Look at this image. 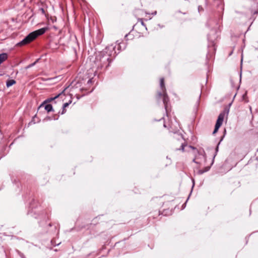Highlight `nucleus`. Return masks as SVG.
Listing matches in <instances>:
<instances>
[{"instance_id":"f8f14e48","label":"nucleus","mask_w":258,"mask_h":258,"mask_svg":"<svg viewBox=\"0 0 258 258\" xmlns=\"http://www.w3.org/2000/svg\"><path fill=\"white\" fill-rule=\"evenodd\" d=\"M208 41L210 42L209 44L208 45L209 48L210 49V50H211V49H213L214 51H215L216 47L215 46V43H214V42L213 41H212V40L211 41L210 40V38H209V36H208Z\"/></svg>"},{"instance_id":"a19ab883","label":"nucleus","mask_w":258,"mask_h":258,"mask_svg":"<svg viewBox=\"0 0 258 258\" xmlns=\"http://www.w3.org/2000/svg\"><path fill=\"white\" fill-rule=\"evenodd\" d=\"M161 119H164V117H162L161 119H160L159 120H160Z\"/></svg>"},{"instance_id":"bb28decb","label":"nucleus","mask_w":258,"mask_h":258,"mask_svg":"<svg viewBox=\"0 0 258 258\" xmlns=\"http://www.w3.org/2000/svg\"><path fill=\"white\" fill-rule=\"evenodd\" d=\"M207 26H208V27H211V26H212V25H211V21H210V20H208V22H207Z\"/></svg>"},{"instance_id":"6ab92c4d","label":"nucleus","mask_w":258,"mask_h":258,"mask_svg":"<svg viewBox=\"0 0 258 258\" xmlns=\"http://www.w3.org/2000/svg\"><path fill=\"white\" fill-rule=\"evenodd\" d=\"M205 172H206V171L204 170V169H201V170H199L198 171V174H199V175H202L203 174V173H204Z\"/></svg>"},{"instance_id":"b1692460","label":"nucleus","mask_w":258,"mask_h":258,"mask_svg":"<svg viewBox=\"0 0 258 258\" xmlns=\"http://www.w3.org/2000/svg\"><path fill=\"white\" fill-rule=\"evenodd\" d=\"M184 147H185V145H184V144H182L181 146H180V148L179 149H178L177 150H181L182 151H184Z\"/></svg>"},{"instance_id":"9d476101","label":"nucleus","mask_w":258,"mask_h":258,"mask_svg":"<svg viewBox=\"0 0 258 258\" xmlns=\"http://www.w3.org/2000/svg\"><path fill=\"white\" fill-rule=\"evenodd\" d=\"M44 109L47 112L54 111L52 105L51 104H45L44 106Z\"/></svg>"},{"instance_id":"58836bf2","label":"nucleus","mask_w":258,"mask_h":258,"mask_svg":"<svg viewBox=\"0 0 258 258\" xmlns=\"http://www.w3.org/2000/svg\"><path fill=\"white\" fill-rule=\"evenodd\" d=\"M233 53V51H231L230 53H229V55H231L232 54V53Z\"/></svg>"},{"instance_id":"0eeeda50","label":"nucleus","mask_w":258,"mask_h":258,"mask_svg":"<svg viewBox=\"0 0 258 258\" xmlns=\"http://www.w3.org/2000/svg\"><path fill=\"white\" fill-rule=\"evenodd\" d=\"M66 89H64L62 92H61L60 93H59L58 94L56 95V96H55L54 97H51V98H47V99L45 100L40 105V106H39L38 107V109L40 108L41 107H43V106L45 104H47L48 103H49L51 101H52L53 100L56 99V98H58L59 96L60 95H61V94H63L65 90H66Z\"/></svg>"},{"instance_id":"39448f33","label":"nucleus","mask_w":258,"mask_h":258,"mask_svg":"<svg viewBox=\"0 0 258 258\" xmlns=\"http://www.w3.org/2000/svg\"><path fill=\"white\" fill-rule=\"evenodd\" d=\"M229 111V108L227 107L224 108V110L221 112L217 119L216 124L221 126L224 120V118L226 114H228Z\"/></svg>"},{"instance_id":"e433bc0d","label":"nucleus","mask_w":258,"mask_h":258,"mask_svg":"<svg viewBox=\"0 0 258 258\" xmlns=\"http://www.w3.org/2000/svg\"><path fill=\"white\" fill-rule=\"evenodd\" d=\"M48 226L51 227V223H49L48 225Z\"/></svg>"},{"instance_id":"1a4fd4ad","label":"nucleus","mask_w":258,"mask_h":258,"mask_svg":"<svg viewBox=\"0 0 258 258\" xmlns=\"http://www.w3.org/2000/svg\"><path fill=\"white\" fill-rule=\"evenodd\" d=\"M8 55L7 53H0V65L8 59Z\"/></svg>"},{"instance_id":"9b49d317","label":"nucleus","mask_w":258,"mask_h":258,"mask_svg":"<svg viewBox=\"0 0 258 258\" xmlns=\"http://www.w3.org/2000/svg\"><path fill=\"white\" fill-rule=\"evenodd\" d=\"M16 83V81L13 79H9L6 81V86L9 88Z\"/></svg>"},{"instance_id":"7ed1b4c3","label":"nucleus","mask_w":258,"mask_h":258,"mask_svg":"<svg viewBox=\"0 0 258 258\" xmlns=\"http://www.w3.org/2000/svg\"><path fill=\"white\" fill-rule=\"evenodd\" d=\"M47 29V27H44L30 33L22 40L18 42L17 45L23 46L29 44L39 36L45 33Z\"/></svg>"},{"instance_id":"2f4dec72","label":"nucleus","mask_w":258,"mask_h":258,"mask_svg":"<svg viewBox=\"0 0 258 258\" xmlns=\"http://www.w3.org/2000/svg\"><path fill=\"white\" fill-rule=\"evenodd\" d=\"M91 83H92V79H89V80L87 82V83L91 84Z\"/></svg>"},{"instance_id":"7c9ffc66","label":"nucleus","mask_w":258,"mask_h":258,"mask_svg":"<svg viewBox=\"0 0 258 258\" xmlns=\"http://www.w3.org/2000/svg\"><path fill=\"white\" fill-rule=\"evenodd\" d=\"M66 112V109L65 108H64V109L62 108V112H61V114H63L65 113Z\"/></svg>"},{"instance_id":"c03bdc74","label":"nucleus","mask_w":258,"mask_h":258,"mask_svg":"<svg viewBox=\"0 0 258 258\" xmlns=\"http://www.w3.org/2000/svg\"><path fill=\"white\" fill-rule=\"evenodd\" d=\"M164 127H166V125H165V124H164Z\"/></svg>"},{"instance_id":"72a5a7b5","label":"nucleus","mask_w":258,"mask_h":258,"mask_svg":"<svg viewBox=\"0 0 258 258\" xmlns=\"http://www.w3.org/2000/svg\"><path fill=\"white\" fill-rule=\"evenodd\" d=\"M41 10L42 13H44L45 11H44V10L43 8H41Z\"/></svg>"},{"instance_id":"a211bd4d","label":"nucleus","mask_w":258,"mask_h":258,"mask_svg":"<svg viewBox=\"0 0 258 258\" xmlns=\"http://www.w3.org/2000/svg\"><path fill=\"white\" fill-rule=\"evenodd\" d=\"M72 103V100H70L68 102L64 103L63 104V109L66 108V107H68L69 105Z\"/></svg>"},{"instance_id":"423d86ee","label":"nucleus","mask_w":258,"mask_h":258,"mask_svg":"<svg viewBox=\"0 0 258 258\" xmlns=\"http://www.w3.org/2000/svg\"><path fill=\"white\" fill-rule=\"evenodd\" d=\"M199 159H202L205 163L206 162L207 158L204 151H199L198 155L193 159L192 161L197 164H201L202 163V161H198Z\"/></svg>"},{"instance_id":"f03ea898","label":"nucleus","mask_w":258,"mask_h":258,"mask_svg":"<svg viewBox=\"0 0 258 258\" xmlns=\"http://www.w3.org/2000/svg\"><path fill=\"white\" fill-rule=\"evenodd\" d=\"M27 214L35 219H41L42 221H38L40 225H41V223L42 226L43 225V224H46V219L48 218V216L44 211L41 210L39 204L34 199H32L30 203Z\"/></svg>"},{"instance_id":"f3484780","label":"nucleus","mask_w":258,"mask_h":258,"mask_svg":"<svg viewBox=\"0 0 258 258\" xmlns=\"http://www.w3.org/2000/svg\"><path fill=\"white\" fill-rule=\"evenodd\" d=\"M220 127V126L215 124V128L213 132V134H216L218 131Z\"/></svg>"},{"instance_id":"4468645a","label":"nucleus","mask_w":258,"mask_h":258,"mask_svg":"<svg viewBox=\"0 0 258 258\" xmlns=\"http://www.w3.org/2000/svg\"><path fill=\"white\" fill-rule=\"evenodd\" d=\"M219 4L218 5V9H219V12L221 13L224 10V6L222 2L221 1H218Z\"/></svg>"},{"instance_id":"cd10ccee","label":"nucleus","mask_w":258,"mask_h":258,"mask_svg":"<svg viewBox=\"0 0 258 258\" xmlns=\"http://www.w3.org/2000/svg\"><path fill=\"white\" fill-rule=\"evenodd\" d=\"M251 13L254 15H257L258 13V11L257 10H254V11H251Z\"/></svg>"},{"instance_id":"ea45409f","label":"nucleus","mask_w":258,"mask_h":258,"mask_svg":"<svg viewBox=\"0 0 258 258\" xmlns=\"http://www.w3.org/2000/svg\"><path fill=\"white\" fill-rule=\"evenodd\" d=\"M231 104H232V103H230L229 104V107L231 105Z\"/></svg>"},{"instance_id":"a878e982","label":"nucleus","mask_w":258,"mask_h":258,"mask_svg":"<svg viewBox=\"0 0 258 258\" xmlns=\"http://www.w3.org/2000/svg\"><path fill=\"white\" fill-rule=\"evenodd\" d=\"M203 10H204V9H203V7H202V6H199L198 7V11H199V13H200L201 11H203Z\"/></svg>"},{"instance_id":"412c9836","label":"nucleus","mask_w":258,"mask_h":258,"mask_svg":"<svg viewBox=\"0 0 258 258\" xmlns=\"http://www.w3.org/2000/svg\"><path fill=\"white\" fill-rule=\"evenodd\" d=\"M212 165H210V166H206L204 168V170L206 171V172L208 171L210 168H211V166H212Z\"/></svg>"},{"instance_id":"dca6fc26","label":"nucleus","mask_w":258,"mask_h":258,"mask_svg":"<svg viewBox=\"0 0 258 258\" xmlns=\"http://www.w3.org/2000/svg\"><path fill=\"white\" fill-rule=\"evenodd\" d=\"M124 38L126 41H127L129 39H132L133 38V36L131 35L130 33H128L125 35Z\"/></svg>"},{"instance_id":"79ce46f5","label":"nucleus","mask_w":258,"mask_h":258,"mask_svg":"<svg viewBox=\"0 0 258 258\" xmlns=\"http://www.w3.org/2000/svg\"><path fill=\"white\" fill-rule=\"evenodd\" d=\"M59 244H60V243H57V244H56L55 245H58Z\"/></svg>"},{"instance_id":"f257e3e1","label":"nucleus","mask_w":258,"mask_h":258,"mask_svg":"<svg viewBox=\"0 0 258 258\" xmlns=\"http://www.w3.org/2000/svg\"><path fill=\"white\" fill-rule=\"evenodd\" d=\"M123 46L121 45V43L117 44L118 47L117 52L115 50L116 44H111L106 46L102 51L96 53L94 63L97 71H101L105 70L109 66L113 59L115 57L117 54L119 53L120 50H124L126 47V44L122 43Z\"/></svg>"},{"instance_id":"20e7f679","label":"nucleus","mask_w":258,"mask_h":258,"mask_svg":"<svg viewBox=\"0 0 258 258\" xmlns=\"http://www.w3.org/2000/svg\"><path fill=\"white\" fill-rule=\"evenodd\" d=\"M161 98H162V101H163V103L164 105L166 114L167 115L168 103L169 101V97H168L166 91L159 92L158 93L157 99H159Z\"/></svg>"},{"instance_id":"37998d69","label":"nucleus","mask_w":258,"mask_h":258,"mask_svg":"<svg viewBox=\"0 0 258 258\" xmlns=\"http://www.w3.org/2000/svg\"><path fill=\"white\" fill-rule=\"evenodd\" d=\"M200 97H201V95H200L199 97V100L200 99Z\"/></svg>"},{"instance_id":"6e6552de","label":"nucleus","mask_w":258,"mask_h":258,"mask_svg":"<svg viewBox=\"0 0 258 258\" xmlns=\"http://www.w3.org/2000/svg\"><path fill=\"white\" fill-rule=\"evenodd\" d=\"M224 136H222L220 140V141L219 142V143H218L216 147V149H215V154L214 155L213 157V158H212V162H211V165H213V164L214 163V159H215V157H216L218 151H219V146L221 143V142L223 140V138H224Z\"/></svg>"},{"instance_id":"f704fd0d","label":"nucleus","mask_w":258,"mask_h":258,"mask_svg":"<svg viewBox=\"0 0 258 258\" xmlns=\"http://www.w3.org/2000/svg\"><path fill=\"white\" fill-rule=\"evenodd\" d=\"M33 120H34V118H33V119L31 120V121L29 123V124H30V123H31V122H33V123H35V121H34Z\"/></svg>"},{"instance_id":"c756f323","label":"nucleus","mask_w":258,"mask_h":258,"mask_svg":"<svg viewBox=\"0 0 258 258\" xmlns=\"http://www.w3.org/2000/svg\"><path fill=\"white\" fill-rule=\"evenodd\" d=\"M19 255H20V257L21 258H26V257L24 255V254L23 253H20Z\"/></svg>"},{"instance_id":"4be33fe9","label":"nucleus","mask_w":258,"mask_h":258,"mask_svg":"<svg viewBox=\"0 0 258 258\" xmlns=\"http://www.w3.org/2000/svg\"><path fill=\"white\" fill-rule=\"evenodd\" d=\"M139 21L141 22V25L143 26H145L146 27V29H147V27H146V25L143 22V19H140Z\"/></svg>"},{"instance_id":"473e14b6","label":"nucleus","mask_w":258,"mask_h":258,"mask_svg":"<svg viewBox=\"0 0 258 258\" xmlns=\"http://www.w3.org/2000/svg\"><path fill=\"white\" fill-rule=\"evenodd\" d=\"M156 14H157V11H156L152 13V15H156Z\"/></svg>"},{"instance_id":"5701e85b","label":"nucleus","mask_w":258,"mask_h":258,"mask_svg":"<svg viewBox=\"0 0 258 258\" xmlns=\"http://www.w3.org/2000/svg\"><path fill=\"white\" fill-rule=\"evenodd\" d=\"M38 61V59L36 60L35 62H34L33 63L29 64L28 66V68H30L31 67H33L34 66L37 62Z\"/></svg>"},{"instance_id":"c9c22d12","label":"nucleus","mask_w":258,"mask_h":258,"mask_svg":"<svg viewBox=\"0 0 258 258\" xmlns=\"http://www.w3.org/2000/svg\"><path fill=\"white\" fill-rule=\"evenodd\" d=\"M189 147L192 148V149H196V148H195V147H192L191 146H190Z\"/></svg>"},{"instance_id":"aec40b11","label":"nucleus","mask_w":258,"mask_h":258,"mask_svg":"<svg viewBox=\"0 0 258 258\" xmlns=\"http://www.w3.org/2000/svg\"><path fill=\"white\" fill-rule=\"evenodd\" d=\"M205 172H206V171L204 170V169H201V170H199L198 171V174H199V175H202L203 174V173H204Z\"/></svg>"},{"instance_id":"393cba45","label":"nucleus","mask_w":258,"mask_h":258,"mask_svg":"<svg viewBox=\"0 0 258 258\" xmlns=\"http://www.w3.org/2000/svg\"><path fill=\"white\" fill-rule=\"evenodd\" d=\"M192 187H191V190H192V189H193V188H194V186H195V180H194V179H193V178L192 179ZM191 192H192V190H191L190 193H191Z\"/></svg>"},{"instance_id":"4c0bfd02","label":"nucleus","mask_w":258,"mask_h":258,"mask_svg":"<svg viewBox=\"0 0 258 258\" xmlns=\"http://www.w3.org/2000/svg\"><path fill=\"white\" fill-rule=\"evenodd\" d=\"M158 26L160 27V28H163V26H161L160 24L158 25Z\"/></svg>"},{"instance_id":"2eb2a0df","label":"nucleus","mask_w":258,"mask_h":258,"mask_svg":"<svg viewBox=\"0 0 258 258\" xmlns=\"http://www.w3.org/2000/svg\"><path fill=\"white\" fill-rule=\"evenodd\" d=\"M58 118V116H57L56 117H55V115H54L52 117L51 116H47L45 118H44V120H51L52 119H54V120H57Z\"/></svg>"},{"instance_id":"ddd939ff","label":"nucleus","mask_w":258,"mask_h":258,"mask_svg":"<svg viewBox=\"0 0 258 258\" xmlns=\"http://www.w3.org/2000/svg\"><path fill=\"white\" fill-rule=\"evenodd\" d=\"M160 86L162 92L166 91L164 79L163 78H161L160 80Z\"/></svg>"},{"instance_id":"c85d7f7f","label":"nucleus","mask_w":258,"mask_h":258,"mask_svg":"<svg viewBox=\"0 0 258 258\" xmlns=\"http://www.w3.org/2000/svg\"><path fill=\"white\" fill-rule=\"evenodd\" d=\"M189 198V196L188 197V198H187V199L186 200V202H185V203H184V204H183L182 205V209H184V208H185V205H186V202H187V201H188V200Z\"/></svg>"}]
</instances>
